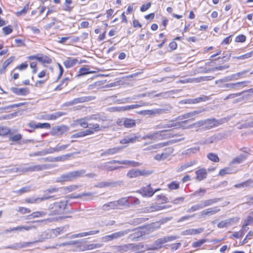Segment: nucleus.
Segmentation results:
<instances>
[{"mask_svg":"<svg viewBox=\"0 0 253 253\" xmlns=\"http://www.w3.org/2000/svg\"><path fill=\"white\" fill-rule=\"evenodd\" d=\"M187 122V120L181 122L170 120L166 124L157 126L158 128H164L165 129L148 134L147 135L146 137L154 141L161 140L177 136V135L173 132L171 128H179L183 127V124H186Z\"/></svg>","mask_w":253,"mask_h":253,"instance_id":"f257e3e1","label":"nucleus"},{"mask_svg":"<svg viewBox=\"0 0 253 253\" xmlns=\"http://www.w3.org/2000/svg\"><path fill=\"white\" fill-rule=\"evenodd\" d=\"M29 62L32 74H36L38 71V61L42 66L47 67L53 62L52 58L49 55L38 53L29 55L26 57Z\"/></svg>","mask_w":253,"mask_h":253,"instance_id":"f03ea898","label":"nucleus"},{"mask_svg":"<svg viewBox=\"0 0 253 253\" xmlns=\"http://www.w3.org/2000/svg\"><path fill=\"white\" fill-rule=\"evenodd\" d=\"M67 203V201H61L50 204L48 209L49 215L55 216L56 220L71 218L68 215L69 212L66 211Z\"/></svg>","mask_w":253,"mask_h":253,"instance_id":"7ed1b4c3","label":"nucleus"},{"mask_svg":"<svg viewBox=\"0 0 253 253\" xmlns=\"http://www.w3.org/2000/svg\"><path fill=\"white\" fill-rule=\"evenodd\" d=\"M90 126H91L89 128L73 134L72 135L71 137L72 138L83 137L87 135L92 134L95 132H97L101 130V127L98 124H90Z\"/></svg>","mask_w":253,"mask_h":253,"instance_id":"20e7f679","label":"nucleus"},{"mask_svg":"<svg viewBox=\"0 0 253 253\" xmlns=\"http://www.w3.org/2000/svg\"><path fill=\"white\" fill-rule=\"evenodd\" d=\"M82 172L81 171H74L67 173L63 174L59 177L56 181L60 183L71 181L79 177L82 175Z\"/></svg>","mask_w":253,"mask_h":253,"instance_id":"39448f33","label":"nucleus"},{"mask_svg":"<svg viewBox=\"0 0 253 253\" xmlns=\"http://www.w3.org/2000/svg\"><path fill=\"white\" fill-rule=\"evenodd\" d=\"M221 124L219 121L214 118L209 119L198 122V125L200 126H202L203 128L205 129H209L217 126Z\"/></svg>","mask_w":253,"mask_h":253,"instance_id":"423d86ee","label":"nucleus"},{"mask_svg":"<svg viewBox=\"0 0 253 253\" xmlns=\"http://www.w3.org/2000/svg\"><path fill=\"white\" fill-rule=\"evenodd\" d=\"M152 171L145 169H131L126 173V176L129 178H135L140 176H146L151 174Z\"/></svg>","mask_w":253,"mask_h":253,"instance_id":"0eeeda50","label":"nucleus"},{"mask_svg":"<svg viewBox=\"0 0 253 253\" xmlns=\"http://www.w3.org/2000/svg\"><path fill=\"white\" fill-rule=\"evenodd\" d=\"M115 163H117L119 164H122V165H128V166H132V167H138L141 165V163H140L138 162H135V161H129V160H124V161H110V162H108V163H107L106 167H107V169H108V170H112L116 169V168L112 167L109 166L110 164H115Z\"/></svg>","mask_w":253,"mask_h":253,"instance_id":"6e6552de","label":"nucleus"},{"mask_svg":"<svg viewBox=\"0 0 253 253\" xmlns=\"http://www.w3.org/2000/svg\"><path fill=\"white\" fill-rule=\"evenodd\" d=\"M129 232V230H124L115 232L110 235H105L102 237V240L103 242H110L114 240L117 239L124 236Z\"/></svg>","mask_w":253,"mask_h":253,"instance_id":"1a4fd4ad","label":"nucleus"},{"mask_svg":"<svg viewBox=\"0 0 253 253\" xmlns=\"http://www.w3.org/2000/svg\"><path fill=\"white\" fill-rule=\"evenodd\" d=\"M122 206L130 207L132 205H137L140 203L139 200L135 197L129 196L120 199Z\"/></svg>","mask_w":253,"mask_h":253,"instance_id":"9d476101","label":"nucleus"},{"mask_svg":"<svg viewBox=\"0 0 253 253\" xmlns=\"http://www.w3.org/2000/svg\"><path fill=\"white\" fill-rule=\"evenodd\" d=\"M137 192L140 194L143 197L150 198L152 197L154 194L155 191L151 187L150 184L141 187L139 190L137 191Z\"/></svg>","mask_w":253,"mask_h":253,"instance_id":"9b49d317","label":"nucleus"},{"mask_svg":"<svg viewBox=\"0 0 253 253\" xmlns=\"http://www.w3.org/2000/svg\"><path fill=\"white\" fill-rule=\"evenodd\" d=\"M173 149L171 147H169L164 149L161 154H157L154 156V159L157 161H161L167 159L173 153Z\"/></svg>","mask_w":253,"mask_h":253,"instance_id":"f8f14e48","label":"nucleus"},{"mask_svg":"<svg viewBox=\"0 0 253 253\" xmlns=\"http://www.w3.org/2000/svg\"><path fill=\"white\" fill-rule=\"evenodd\" d=\"M244 149H246V148H242L240 149L241 151H243L245 152V154H241L239 156H237L234 158L231 163L232 164H238L243 163L245 160L247 159L248 157L250 155V150L249 149H247L246 151H244Z\"/></svg>","mask_w":253,"mask_h":253,"instance_id":"ddd939ff","label":"nucleus"},{"mask_svg":"<svg viewBox=\"0 0 253 253\" xmlns=\"http://www.w3.org/2000/svg\"><path fill=\"white\" fill-rule=\"evenodd\" d=\"M120 206H122V204L119 199L118 201H112L105 204L102 206L101 208L102 210L106 211L120 209Z\"/></svg>","mask_w":253,"mask_h":253,"instance_id":"4468645a","label":"nucleus"},{"mask_svg":"<svg viewBox=\"0 0 253 253\" xmlns=\"http://www.w3.org/2000/svg\"><path fill=\"white\" fill-rule=\"evenodd\" d=\"M208 171L204 168H201L195 171V179L197 181H201L207 178Z\"/></svg>","mask_w":253,"mask_h":253,"instance_id":"2eb2a0df","label":"nucleus"},{"mask_svg":"<svg viewBox=\"0 0 253 253\" xmlns=\"http://www.w3.org/2000/svg\"><path fill=\"white\" fill-rule=\"evenodd\" d=\"M10 90L14 94L20 96H26L30 92V89L28 87H11Z\"/></svg>","mask_w":253,"mask_h":253,"instance_id":"dca6fc26","label":"nucleus"},{"mask_svg":"<svg viewBox=\"0 0 253 253\" xmlns=\"http://www.w3.org/2000/svg\"><path fill=\"white\" fill-rule=\"evenodd\" d=\"M15 60V57L14 56H11L8 58L6 60H5L1 67H0V74H4L6 70L7 67L12 63Z\"/></svg>","mask_w":253,"mask_h":253,"instance_id":"f3484780","label":"nucleus"},{"mask_svg":"<svg viewBox=\"0 0 253 253\" xmlns=\"http://www.w3.org/2000/svg\"><path fill=\"white\" fill-rule=\"evenodd\" d=\"M138 139V137L135 134H132L130 135L126 136L120 140V143L122 144H126L128 143H133L136 142Z\"/></svg>","mask_w":253,"mask_h":253,"instance_id":"a211bd4d","label":"nucleus"},{"mask_svg":"<svg viewBox=\"0 0 253 253\" xmlns=\"http://www.w3.org/2000/svg\"><path fill=\"white\" fill-rule=\"evenodd\" d=\"M204 230V228L201 227L197 229L190 228L183 231L182 235L184 236L195 235L201 233Z\"/></svg>","mask_w":253,"mask_h":253,"instance_id":"6ab92c4d","label":"nucleus"},{"mask_svg":"<svg viewBox=\"0 0 253 253\" xmlns=\"http://www.w3.org/2000/svg\"><path fill=\"white\" fill-rule=\"evenodd\" d=\"M91 100V97L90 96H83L80 97L78 98H74L72 101L68 103L70 105H73L75 104H77L78 103H84L85 102H87L90 101Z\"/></svg>","mask_w":253,"mask_h":253,"instance_id":"aec40b11","label":"nucleus"},{"mask_svg":"<svg viewBox=\"0 0 253 253\" xmlns=\"http://www.w3.org/2000/svg\"><path fill=\"white\" fill-rule=\"evenodd\" d=\"M73 0H65L62 6V9L68 12H71L74 9Z\"/></svg>","mask_w":253,"mask_h":253,"instance_id":"412c9836","label":"nucleus"},{"mask_svg":"<svg viewBox=\"0 0 253 253\" xmlns=\"http://www.w3.org/2000/svg\"><path fill=\"white\" fill-rule=\"evenodd\" d=\"M77 63H78L77 58L67 57L63 63L66 68H70L74 66Z\"/></svg>","mask_w":253,"mask_h":253,"instance_id":"4be33fe9","label":"nucleus"},{"mask_svg":"<svg viewBox=\"0 0 253 253\" xmlns=\"http://www.w3.org/2000/svg\"><path fill=\"white\" fill-rule=\"evenodd\" d=\"M218 211H219V209L217 208H209L201 212V215L202 217H205L207 215H211L215 214Z\"/></svg>","mask_w":253,"mask_h":253,"instance_id":"5701e85b","label":"nucleus"},{"mask_svg":"<svg viewBox=\"0 0 253 253\" xmlns=\"http://www.w3.org/2000/svg\"><path fill=\"white\" fill-rule=\"evenodd\" d=\"M253 184V179H249L243 182L235 184L234 187L236 188H242L252 186Z\"/></svg>","mask_w":253,"mask_h":253,"instance_id":"b1692460","label":"nucleus"},{"mask_svg":"<svg viewBox=\"0 0 253 253\" xmlns=\"http://www.w3.org/2000/svg\"><path fill=\"white\" fill-rule=\"evenodd\" d=\"M50 198H52V197H38L36 198H26L25 199L24 203L26 204H34L37 203L44 200L48 199Z\"/></svg>","mask_w":253,"mask_h":253,"instance_id":"393cba45","label":"nucleus"},{"mask_svg":"<svg viewBox=\"0 0 253 253\" xmlns=\"http://www.w3.org/2000/svg\"><path fill=\"white\" fill-rule=\"evenodd\" d=\"M101 247V245L99 244H88L83 245L82 246V250L83 251L92 250L99 248Z\"/></svg>","mask_w":253,"mask_h":253,"instance_id":"a878e982","label":"nucleus"},{"mask_svg":"<svg viewBox=\"0 0 253 253\" xmlns=\"http://www.w3.org/2000/svg\"><path fill=\"white\" fill-rule=\"evenodd\" d=\"M30 9V2H29L24 5L23 8L21 10L16 12L15 14L17 17H20L22 15H25L27 14Z\"/></svg>","mask_w":253,"mask_h":253,"instance_id":"bb28decb","label":"nucleus"},{"mask_svg":"<svg viewBox=\"0 0 253 253\" xmlns=\"http://www.w3.org/2000/svg\"><path fill=\"white\" fill-rule=\"evenodd\" d=\"M125 127L127 128H132L135 126L136 122L135 120L128 118H125Z\"/></svg>","mask_w":253,"mask_h":253,"instance_id":"cd10ccee","label":"nucleus"},{"mask_svg":"<svg viewBox=\"0 0 253 253\" xmlns=\"http://www.w3.org/2000/svg\"><path fill=\"white\" fill-rule=\"evenodd\" d=\"M207 157L209 160L213 163H217L220 161V158L218 155L214 153H209L207 155Z\"/></svg>","mask_w":253,"mask_h":253,"instance_id":"c85d7f7f","label":"nucleus"},{"mask_svg":"<svg viewBox=\"0 0 253 253\" xmlns=\"http://www.w3.org/2000/svg\"><path fill=\"white\" fill-rule=\"evenodd\" d=\"M75 124L76 125H79L81 127L84 128L88 127V124L87 123V119L84 118L77 119L75 121Z\"/></svg>","mask_w":253,"mask_h":253,"instance_id":"c756f323","label":"nucleus"},{"mask_svg":"<svg viewBox=\"0 0 253 253\" xmlns=\"http://www.w3.org/2000/svg\"><path fill=\"white\" fill-rule=\"evenodd\" d=\"M68 130V127L64 125L57 126V127L53 128V130L55 133L60 135L66 132Z\"/></svg>","mask_w":253,"mask_h":253,"instance_id":"7c9ffc66","label":"nucleus"},{"mask_svg":"<svg viewBox=\"0 0 253 253\" xmlns=\"http://www.w3.org/2000/svg\"><path fill=\"white\" fill-rule=\"evenodd\" d=\"M92 73H93V72L90 71L89 68L83 67L79 69L78 73L76 75V77L79 78Z\"/></svg>","mask_w":253,"mask_h":253,"instance_id":"2f4dec72","label":"nucleus"},{"mask_svg":"<svg viewBox=\"0 0 253 253\" xmlns=\"http://www.w3.org/2000/svg\"><path fill=\"white\" fill-rule=\"evenodd\" d=\"M65 115L64 113L58 112L47 116L45 118L47 120H55L59 117Z\"/></svg>","mask_w":253,"mask_h":253,"instance_id":"473e14b6","label":"nucleus"},{"mask_svg":"<svg viewBox=\"0 0 253 253\" xmlns=\"http://www.w3.org/2000/svg\"><path fill=\"white\" fill-rule=\"evenodd\" d=\"M123 147H116L108 149L107 150L105 153L106 155H114L120 152L122 149Z\"/></svg>","mask_w":253,"mask_h":253,"instance_id":"72a5a7b5","label":"nucleus"},{"mask_svg":"<svg viewBox=\"0 0 253 253\" xmlns=\"http://www.w3.org/2000/svg\"><path fill=\"white\" fill-rule=\"evenodd\" d=\"M156 201L159 204H164L169 202L168 198L163 194L158 195L156 197Z\"/></svg>","mask_w":253,"mask_h":253,"instance_id":"f704fd0d","label":"nucleus"},{"mask_svg":"<svg viewBox=\"0 0 253 253\" xmlns=\"http://www.w3.org/2000/svg\"><path fill=\"white\" fill-rule=\"evenodd\" d=\"M46 214V212L43 211H37L33 212L29 216L30 218L42 217Z\"/></svg>","mask_w":253,"mask_h":253,"instance_id":"c9c22d12","label":"nucleus"},{"mask_svg":"<svg viewBox=\"0 0 253 253\" xmlns=\"http://www.w3.org/2000/svg\"><path fill=\"white\" fill-rule=\"evenodd\" d=\"M208 241L207 239H201L198 241L193 242L192 244V247L193 248L199 249L202 246L207 242Z\"/></svg>","mask_w":253,"mask_h":253,"instance_id":"e433bc0d","label":"nucleus"},{"mask_svg":"<svg viewBox=\"0 0 253 253\" xmlns=\"http://www.w3.org/2000/svg\"><path fill=\"white\" fill-rule=\"evenodd\" d=\"M35 226H18L15 227H13L11 229L12 231H22L24 230L28 231L33 228H34Z\"/></svg>","mask_w":253,"mask_h":253,"instance_id":"4c0bfd02","label":"nucleus"},{"mask_svg":"<svg viewBox=\"0 0 253 253\" xmlns=\"http://www.w3.org/2000/svg\"><path fill=\"white\" fill-rule=\"evenodd\" d=\"M167 186L170 190H177L180 187V183L177 181H172L169 183Z\"/></svg>","mask_w":253,"mask_h":253,"instance_id":"58836bf2","label":"nucleus"},{"mask_svg":"<svg viewBox=\"0 0 253 253\" xmlns=\"http://www.w3.org/2000/svg\"><path fill=\"white\" fill-rule=\"evenodd\" d=\"M11 129L5 126H0V136H5L10 134Z\"/></svg>","mask_w":253,"mask_h":253,"instance_id":"ea45409f","label":"nucleus"},{"mask_svg":"<svg viewBox=\"0 0 253 253\" xmlns=\"http://www.w3.org/2000/svg\"><path fill=\"white\" fill-rule=\"evenodd\" d=\"M13 31V27L11 25H8L2 28V33L4 36L11 34Z\"/></svg>","mask_w":253,"mask_h":253,"instance_id":"a19ab883","label":"nucleus"},{"mask_svg":"<svg viewBox=\"0 0 253 253\" xmlns=\"http://www.w3.org/2000/svg\"><path fill=\"white\" fill-rule=\"evenodd\" d=\"M68 79L67 78H64L61 81V83L59 84L54 89L55 90L58 91L63 89L64 87L68 84Z\"/></svg>","mask_w":253,"mask_h":253,"instance_id":"79ce46f5","label":"nucleus"},{"mask_svg":"<svg viewBox=\"0 0 253 253\" xmlns=\"http://www.w3.org/2000/svg\"><path fill=\"white\" fill-rule=\"evenodd\" d=\"M29 64L27 62H23L15 67V69L19 71H23L26 70L28 68Z\"/></svg>","mask_w":253,"mask_h":253,"instance_id":"37998d69","label":"nucleus"},{"mask_svg":"<svg viewBox=\"0 0 253 253\" xmlns=\"http://www.w3.org/2000/svg\"><path fill=\"white\" fill-rule=\"evenodd\" d=\"M99 232V230H93V231H90L86 232H83V233H79L78 234H77L76 236V237H82L86 236L88 235H95L96 234H97Z\"/></svg>","mask_w":253,"mask_h":253,"instance_id":"c03bdc74","label":"nucleus"},{"mask_svg":"<svg viewBox=\"0 0 253 253\" xmlns=\"http://www.w3.org/2000/svg\"><path fill=\"white\" fill-rule=\"evenodd\" d=\"M253 56V50L236 57L237 60H245Z\"/></svg>","mask_w":253,"mask_h":253,"instance_id":"a18cd8bd","label":"nucleus"},{"mask_svg":"<svg viewBox=\"0 0 253 253\" xmlns=\"http://www.w3.org/2000/svg\"><path fill=\"white\" fill-rule=\"evenodd\" d=\"M209 99V97L207 96H203L202 97H197L194 99H192L191 103L196 104L198 103L201 102H204L208 100Z\"/></svg>","mask_w":253,"mask_h":253,"instance_id":"49530a36","label":"nucleus"},{"mask_svg":"<svg viewBox=\"0 0 253 253\" xmlns=\"http://www.w3.org/2000/svg\"><path fill=\"white\" fill-rule=\"evenodd\" d=\"M168 144H169L168 142L160 143L156 144H155V145L150 146L148 148V150H153V149H160V148L165 147V146L167 145Z\"/></svg>","mask_w":253,"mask_h":253,"instance_id":"de8ad7c7","label":"nucleus"},{"mask_svg":"<svg viewBox=\"0 0 253 253\" xmlns=\"http://www.w3.org/2000/svg\"><path fill=\"white\" fill-rule=\"evenodd\" d=\"M232 172L230 171L229 168L225 167L223 169H221L219 170L218 172V175L221 176H223L227 174H231Z\"/></svg>","mask_w":253,"mask_h":253,"instance_id":"09e8293b","label":"nucleus"},{"mask_svg":"<svg viewBox=\"0 0 253 253\" xmlns=\"http://www.w3.org/2000/svg\"><path fill=\"white\" fill-rule=\"evenodd\" d=\"M17 211L22 214L30 213L31 212V210L29 208L24 207H19Z\"/></svg>","mask_w":253,"mask_h":253,"instance_id":"8fccbe9b","label":"nucleus"},{"mask_svg":"<svg viewBox=\"0 0 253 253\" xmlns=\"http://www.w3.org/2000/svg\"><path fill=\"white\" fill-rule=\"evenodd\" d=\"M250 225H253V216L250 215L244 220L243 227H246Z\"/></svg>","mask_w":253,"mask_h":253,"instance_id":"3c124183","label":"nucleus"},{"mask_svg":"<svg viewBox=\"0 0 253 253\" xmlns=\"http://www.w3.org/2000/svg\"><path fill=\"white\" fill-rule=\"evenodd\" d=\"M37 77L40 79L46 77V80H48L49 79V73H47L46 70H42L38 74Z\"/></svg>","mask_w":253,"mask_h":253,"instance_id":"603ef678","label":"nucleus"},{"mask_svg":"<svg viewBox=\"0 0 253 253\" xmlns=\"http://www.w3.org/2000/svg\"><path fill=\"white\" fill-rule=\"evenodd\" d=\"M161 16L162 25V30H166V28L168 25L169 21L166 17H165L162 15H161Z\"/></svg>","mask_w":253,"mask_h":253,"instance_id":"864d4df0","label":"nucleus"},{"mask_svg":"<svg viewBox=\"0 0 253 253\" xmlns=\"http://www.w3.org/2000/svg\"><path fill=\"white\" fill-rule=\"evenodd\" d=\"M30 187H24L21 188L20 189L16 191L15 192L18 195H21L24 193L28 192L30 191Z\"/></svg>","mask_w":253,"mask_h":253,"instance_id":"5fc2aeb1","label":"nucleus"},{"mask_svg":"<svg viewBox=\"0 0 253 253\" xmlns=\"http://www.w3.org/2000/svg\"><path fill=\"white\" fill-rule=\"evenodd\" d=\"M166 243L165 238H159L155 241V245L157 248H160Z\"/></svg>","mask_w":253,"mask_h":253,"instance_id":"6e6d98bb","label":"nucleus"},{"mask_svg":"<svg viewBox=\"0 0 253 253\" xmlns=\"http://www.w3.org/2000/svg\"><path fill=\"white\" fill-rule=\"evenodd\" d=\"M246 41V37L243 34H240L236 37L235 42H244Z\"/></svg>","mask_w":253,"mask_h":253,"instance_id":"4d7b16f0","label":"nucleus"},{"mask_svg":"<svg viewBox=\"0 0 253 253\" xmlns=\"http://www.w3.org/2000/svg\"><path fill=\"white\" fill-rule=\"evenodd\" d=\"M15 45L17 47H21L25 46V42L24 40L16 39L14 41Z\"/></svg>","mask_w":253,"mask_h":253,"instance_id":"13d9d810","label":"nucleus"},{"mask_svg":"<svg viewBox=\"0 0 253 253\" xmlns=\"http://www.w3.org/2000/svg\"><path fill=\"white\" fill-rule=\"evenodd\" d=\"M203 207H201V205H196L192 206L190 208L188 209L187 211L188 212H191L193 211H195L202 209Z\"/></svg>","mask_w":253,"mask_h":253,"instance_id":"bf43d9fd","label":"nucleus"},{"mask_svg":"<svg viewBox=\"0 0 253 253\" xmlns=\"http://www.w3.org/2000/svg\"><path fill=\"white\" fill-rule=\"evenodd\" d=\"M37 124H38V128L50 129L51 127L50 124L48 123H38Z\"/></svg>","mask_w":253,"mask_h":253,"instance_id":"052dcab7","label":"nucleus"},{"mask_svg":"<svg viewBox=\"0 0 253 253\" xmlns=\"http://www.w3.org/2000/svg\"><path fill=\"white\" fill-rule=\"evenodd\" d=\"M47 80H41L37 81L35 83V86L42 88Z\"/></svg>","mask_w":253,"mask_h":253,"instance_id":"680f3d73","label":"nucleus"},{"mask_svg":"<svg viewBox=\"0 0 253 253\" xmlns=\"http://www.w3.org/2000/svg\"><path fill=\"white\" fill-rule=\"evenodd\" d=\"M216 202V201L214 199H210L208 200H206L203 203V205L201 206V207H203V208L211 205L212 204L215 203Z\"/></svg>","mask_w":253,"mask_h":253,"instance_id":"e2e57ef3","label":"nucleus"},{"mask_svg":"<svg viewBox=\"0 0 253 253\" xmlns=\"http://www.w3.org/2000/svg\"><path fill=\"white\" fill-rule=\"evenodd\" d=\"M232 35H230L227 37L225 38L223 40V41L221 42V44L222 45H228L232 41Z\"/></svg>","mask_w":253,"mask_h":253,"instance_id":"0e129e2a","label":"nucleus"},{"mask_svg":"<svg viewBox=\"0 0 253 253\" xmlns=\"http://www.w3.org/2000/svg\"><path fill=\"white\" fill-rule=\"evenodd\" d=\"M169 47L170 49L169 50L170 51H172L175 50L177 48V44L175 41L172 40L171 42H169Z\"/></svg>","mask_w":253,"mask_h":253,"instance_id":"69168bd1","label":"nucleus"},{"mask_svg":"<svg viewBox=\"0 0 253 253\" xmlns=\"http://www.w3.org/2000/svg\"><path fill=\"white\" fill-rule=\"evenodd\" d=\"M229 224V222L227 220H222L219 222L217 226L219 228H222L224 227H226L228 224Z\"/></svg>","mask_w":253,"mask_h":253,"instance_id":"338daca9","label":"nucleus"},{"mask_svg":"<svg viewBox=\"0 0 253 253\" xmlns=\"http://www.w3.org/2000/svg\"><path fill=\"white\" fill-rule=\"evenodd\" d=\"M151 6V3L150 2H148L146 4H143L140 8V10L141 12H145L148 10Z\"/></svg>","mask_w":253,"mask_h":253,"instance_id":"774afa93","label":"nucleus"}]
</instances>
